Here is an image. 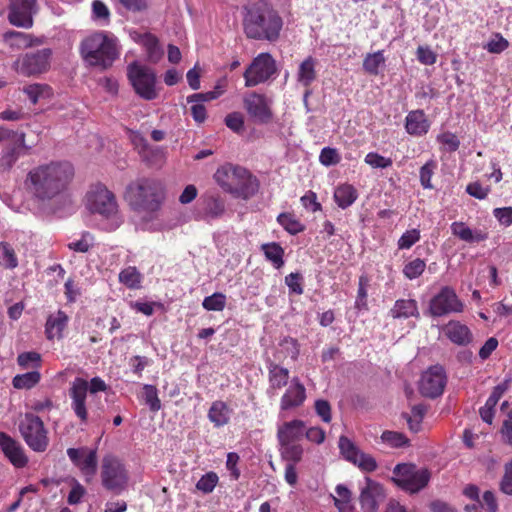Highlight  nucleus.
<instances>
[{"label":"nucleus","instance_id":"f257e3e1","mask_svg":"<svg viewBox=\"0 0 512 512\" xmlns=\"http://www.w3.org/2000/svg\"><path fill=\"white\" fill-rule=\"evenodd\" d=\"M74 169L68 162H50L32 168L26 175L24 187L36 200L48 201L68 187Z\"/></svg>","mask_w":512,"mask_h":512},{"label":"nucleus","instance_id":"f03ea898","mask_svg":"<svg viewBox=\"0 0 512 512\" xmlns=\"http://www.w3.org/2000/svg\"><path fill=\"white\" fill-rule=\"evenodd\" d=\"M282 26V18L265 3L249 7L243 19L246 36L254 40L275 42L279 39Z\"/></svg>","mask_w":512,"mask_h":512},{"label":"nucleus","instance_id":"7ed1b4c3","mask_svg":"<svg viewBox=\"0 0 512 512\" xmlns=\"http://www.w3.org/2000/svg\"><path fill=\"white\" fill-rule=\"evenodd\" d=\"M220 188L233 197L249 199L258 190L256 178L244 167L225 163L213 175Z\"/></svg>","mask_w":512,"mask_h":512},{"label":"nucleus","instance_id":"20e7f679","mask_svg":"<svg viewBox=\"0 0 512 512\" xmlns=\"http://www.w3.org/2000/svg\"><path fill=\"white\" fill-rule=\"evenodd\" d=\"M81 56L90 66L108 68L119 56L117 39L105 32L87 36L80 45Z\"/></svg>","mask_w":512,"mask_h":512},{"label":"nucleus","instance_id":"39448f33","mask_svg":"<svg viewBox=\"0 0 512 512\" xmlns=\"http://www.w3.org/2000/svg\"><path fill=\"white\" fill-rule=\"evenodd\" d=\"M125 197L134 210L152 213L160 209L165 189L158 180L140 178L127 186Z\"/></svg>","mask_w":512,"mask_h":512},{"label":"nucleus","instance_id":"423d86ee","mask_svg":"<svg viewBox=\"0 0 512 512\" xmlns=\"http://www.w3.org/2000/svg\"><path fill=\"white\" fill-rule=\"evenodd\" d=\"M100 480L105 490L119 495L128 489L130 475L121 459L107 454L103 456L100 463Z\"/></svg>","mask_w":512,"mask_h":512},{"label":"nucleus","instance_id":"0eeeda50","mask_svg":"<svg viewBox=\"0 0 512 512\" xmlns=\"http://www.w3.org/2000/svg\"><path fill=\"white\" fill-rule=\"evenodd\" d=\"M86 207L91 213L111 219L114 227L121 223L115 196L103 185H95L87 192Z\"/></svg>","mask_w":512,"mask_h":512},{"label":"nucleus","instance_id":"6e6552de","mask_svg":"<svg viewBox=\"0 0 512 512\" xmlns=\"http://www.w3.org/2000/svg\"><path fill=\"white\" fill-rule=\"evenodd\" d=\"M127 78L140 98L151 101L158 97L156 74L150 67L134 61L127 66Z\"/></svg>","mask_w":512,"mask_h":512},{"label":"nucleus","instance_id":"1a4fd4ad","mask_svg":"<svg viewBox=\"0 0 512 512\" xmlns=\"http://www.w3.org/2000/svg\"><path fill=\"white\" fill-rule=\"evenodd\" d=\"M52 50L43 48L18 55L12 69L19 75L34 77L46 73L51 66Z\"/></svg>","mask_w":512,"mask_h":512},{"label":"nucleus","instance_id":"9d476101","mask_svg":"<svg viewBox=\"0 0 512 512\" xmlns=\"http://www.w3.org/2000/svg\"><path fill=\"white\" fill-rule=\"evenodd\" d=\"M88 390L90 393H96L106 390L105 382L99 378L94 377L90 381H86L83 378H76L69 389V395L71 398V408L81 422H86L88 419V413L86 408V398Z\"/></svg>","mask_w":512,"mask_h":512},{"label":"nucleus","instance_id":"9b49d317","mask_svg":"<svg viewBox=\"0 0 512 512\" xmlns=\"http://www.w3.org/2000/svg\"><path fill=\"white\" fill-rule=\"evenodd\" d=\"M392 480L403 490L416 493L428 484L430 473L427 469H419L414 464H398L393 469Z\"/></svg>","mask_w":512,"mask_h":512},{"label":"nucleus","instance_id":"f8f14e48","mask_svg":"<svg viewBox=\"0 0 512 512\" xmlns=\"http://www.w3.org/2000/svg\"><path fill=\"white\" fill-rule=\"evenodd\" d=\"M19 430L27 445L36 452H44L49 443L43 421L32 413H26Z\"/></svg>","mask_w":512,"mask_h":512},{"label":"nucleus","instance_id":"ddd939ff","mask_svg":"<svg viewBox=\"0 0 512 512\" xmlns=\"http://www.w3.org/2000/svg\"><path fill=\"white\" fill-rule=\"evenodd\" d=\"M67 455L74 466L78 468L85 482L93 481L98 468L97 450L87 446L68 448Z\"/></svg>","mask_w":512,"mask_h":512},{"label":"nucleus","instance_id":"4468645a","mask_svg":"<svg viewBox=\"0 0 512 512\" xmlns=\"http://www.w3.org/2000/svg\"><path fill=\"white\" fill-rule=\"evenodd\" d=\"M276 73V63L269 53L259 54L244 72L245 86L253 87L267 81Z\"/></svg>","mask_w":512,"mask_h":512},{"label":"nucleus","instance_id":"2eb2a0df","mask_svg":"<svg viewBox=\"0 0 512 512\" xmlns=\"http://www.w3.org/2000/svg\"><path fill=\"white\" fill-rule=\"evenodd\" d=\"M464 304L456 295L454 289L446 286L435 295L429 305V311L433 316L440 317L450 313H460Z\"/></svg>","mask_w":512,"mask_h":512},{"label":"nucleus","instance_id":"dca6fc26","mask_svg":"<svg viewBox=\"0 0 512 512\" xmlns=\"http://www.w3.org/2000/svg\"><path fill=\"white\" fill-rule=\"evenodd\" d=\"M341 455L364 472L377 469V462L370 454L361 451L349 438L340 436L338 443Z\"/></svg>","mask_w":512,"mask_h":512},{"label":"nucleus","instance_id":"f3484780","mask_svg":"<svg viewBox=\"0 0 512 512\" xmlns=\"http://www.w3.org/2000/svg\"><path fill=\"white\" fill-rule=\"evenodd\" d=\"M446 386V374L441 366L435 365L423 372L419 381V391L427 398L442 395Z\"/></svg>","mask_w":512,"mask_h":512},{"label":"nucleus","instance_id":"a211bd4d","mask_svg":"<svg viewBox=\"0 0 512 512\" xmlns=\"http://www.w3.org/2000/svg\"><path fill=\"white\" fill-rule=\"evenodd\" d=\"M386 498L384 487L370 477H365V483L360 487L358 500L363 512H377L379 505Z\"/></svg>","mask_w":512,"mask_h":512},{"label":"nucleus","instance_id":"6ab92c4d","mask_svg":"<svg viewBox=\"0 0 512 512\" xmlns=\"http://www.w3.org/2000/svg\"><path fill=\"white\" fill-rule=\"evenodd\" d=\"M244 108L254 120L267 123L272 118L271 100L262 94L248 93L243 98Z\"/></svg>","mask_w":512,"mask_h":512},{"label":"nucleus","instance_id":"aec40b11","mask_svg":"<svg viewBox=\"0 0 512 512\" xmlns=\"http://www.w3.org/2000/svg\"><path fill=\"white\" fill-rule=\"evenodd\" d=\"M307 394L304 384L300 378H291L290 384L286 387L280 399V412L293 411L300 408L306 401Z\"/></svg>","mask_w":512,"mask_h":512},{"label":"nucleus","instance_id":"412c9836","mask_svg":"<svg viewBox=\"0 0 512 512\" xmlns=\"http://www.w3.org/2000/svg\"><path fill=\"white\" fill-rule=\"evenodd\" d=\"M9 22L17 27L30 28L33 25L32 14L35 0H9Z\"/></svg>","mask_w":512,"mask_h":512},{"label":"nucleus","instance_id":"4be33fe9","mask_svg":"<svg viewBox=\"0 0 512 512\" xmlns=\"http://www.w3.org/2000/svg\"><path fill=\"white\" fill-rule=\"evenodd\" d=\"M0 448L15 467L22 468L27 464L28 458L22 446L4 432H0Z\"/></svg>","mask_w":512,"mask_h":512},{"label":"nucleus","instance_id":"5701e85b","mask_svg":"<svg viewBox=\"0 0 512 512\" xmlns=\"http://www.w3.org/2000/svg\"><path fill=\"white\" fill-rule=\"evenodd\" d=\"M3 40L11 49L23 50L42 45L45 37L12 30L3 34Z\"/></svg>","mask_w":512,"mask_h":512},{"label":"nucleus","instance_id":"b1692460","mask_svg":"<svg viewBox=\"0 0 512 512\" xmlns=\"http://www.w3.org/2000/svg\"><path fill=\"white\" fill-rule=\"evenodd\" d=\"M268 383L267 394L276 396L278 391L290 384V372L273 361L267 363Z\"/></svg>","mask_w":512,"mask_h":512},{"label":"nucleus","instance_id":"393cba45","mask_svg":"<svg viewBox=\"0 0 512 512\" xmlns=\"http://www.w3.org/2000/svg\"><path fill=\"white\" fill-rule=\"evenodd\" d=\"M305 431V423L302 420L294 419L278 426V444L299 443Z\"/></svg>","mask_w":512,"mask_h":512},{"label":"nucleus","instance_id":"a878e982","mask_svg":"<svg viewBox=\"0 0 512 512\" xmlns=\"http://www.w3.org/2000/svg\"><path fill=\"white\" fill-rule=\"evenodd\" d=\"M453 236L460 240L473 244L480 243L488 239V232L483 229H471L464 222L455 221L450 225Z\"/></svg>","mask_w":512,"mask_h":512},{"label":"nucleus","instance_id":"bb28decb","mask_svg":"<svg viewBox=\"0 0 512 512\" xmlns=\"http://www.w3.org/2000/svg\"><path fill=\"white\" fill-rule=\"evenodd\" d=\"M430 128V123L423 110L410 111L405 118L406 132L412 136H423Z\"/></svg>","mask_w":512,"mask_h":512},{"label":"nucleus","instance_id":"cd10ccee","mask_svg":"<svg viewBox=\"0 0 512 512\" xmlns=\"http://www.w3.org/2000/svg\"><path fill=\"white\" fill-rule=\"evenodd\" d=\"M26 148L25 134L20 133L18 139L15 140V145L3 150L0 156V171H9L21 156V149Z\"/></svg>","mask_w":512,"mask_h":512},{"label":"nucleus","instance_id":"c85d7f7f","mask_svg":"<svg viewBox=\"0 0 512 512\" xmlns=\"http://www.w3.org/2000/svg\"><path fill=\"white\" fill-rule=\"evenodd\" d=\"M336 493L337 497H333V501L339 512H363L362 504H360L359 500H357V503L351 502V492L347 487L338 485Z\"/></svg>","mask_w":512,"mask_h":512},{"label":"nucleus","instance_id":"c756f323","mask_svg":"<svg viewBox=\"0 0 512 512\" xmlns=\"http://www.w3.org/2000/svg\"><path fill=\"white\" fill-rule=\"evenodd\" d=\"M445 335L457 345H466L472 339L470 329L459 321H450L444 327Z\"/></svg>","mask_w":512,"mask_h":512},{"label":"nucleus","instance_id":"7c9ffc66","mask_svg":"<svg viewBox=\"0 0 512 512\" xmlns=\"http://www.w3.org/2000/svg\"><path fill=\"white\" fill-rule=\"evenodd\" d=\"M68 323V316L65 312L58 310L50 315L46 321L45 333L49 340L60 339Z\"/></svg>","mask_w":512,"mask_h":512},{"label":"nucleus","instance_id":"2f4dec72","mask_svg":"<svg viewBox=\"0 0 512 512\" xmlns=\"http://www.w3.org/2000/svg\"><path fill=\"white\" fill-rule=\"evenodd\" d=\"M390 315L395 319L419 317V310L416 300L399 299L390 310Z\"/></svg>","mask_w":512,"mask_h":512},{"label":"nucleus","instance_id":"473e14b6","mask_svg":"<svg viewBox=\"0 0 512 512\" xmlns=\"http://www.w3.org/2000/svg\"><path fill=\"white\" fill-rule=\"evenodd\" d=\"M137 42L143 46L146 51L148 61L157 63L163 56V50L159 46L158 39L149 33L140 35Z\"/></svg>","mask_w":512,"mask_h":512},{"label":"nucleus","instance_id":"72a5a7b5","mask_svg":"<svg viewBox=\"0 0 512 512\" xmlns=\"http://www.w3.org/2000/svg\"><path fill=\"white\" fill-rule=\"evenodd\" d=\"M231 416V409L223 401H214L208 411V419L215 427L226 425Z\"/></svg>","mask_w":512,"mask_h":512},{"label":"nucleus","instance_id":"f704fd0d","mask_svg":"<svg viewBox=\"0 0 512 512\" xmlns=\"http://www.w3.org/2000/svg\"><path fill=\"white\" fill-rule=\"evenodd\" d=\"M357 190L350 184L339 185L333 194L336 204L341 209H346L351 206L357 199Z\"/></svg>","mask_w":512,"mask_h":512},{"label":"nucleus","instance_id":"c9c22d12","mask_svg":"<svg viewBox=\"0 0 512 512\" xmlns=\"http://www.w3.org/2000/svg\"><path fill=\"white\" fill-rule=\"evenodd\" d=\"M316 64V59L311 56L307 57L300 63L297 71L298 83L307 87L316 79Z\"/></svg>","mask_w":512,"mask_h":512},{"label":"nucleus","instance_id":"e433bc0d","mask_svg":"<svg viewBox=\"0 0 512 512\" xmlns=\"http://www.w3.org/2000/svg\"><path fill=\"white\" fill-rule=\"evenodd\" d=\"M203 219L212 220L221 217L225 212V203L220 197L209 196L204 201Z\"/></svg>","mask_w":512,"mask_h":512},{"label":"nucleus","instance_id":"4c0bfd02","mask_svg":"<svg viewBox=\"0 0 512 512\" xmlns=\"http://www.w3.org/2000/svg\"><path fill=\"white\" fill-rule=\"evenodd\" d=\"M279 453L282 460L297 464L302 460L304 449L299 443L279 444Z\"/></svg>","mask_w":512,"mask_h":512},{"label":"nucleus","instance_id":"58836bf2","mask_svg":"<svg viewBox=\"0 0 512 512\" xmlns=\"http://www.w3.org/2000/svg\"><path fill=\"white\" fill-rule=\"evenodd\" d=\"M23 92L33 104H36L40 99L52 96L51 87L44 83L29 84L23 88Z\"/></svg>","mask_w":512,"mask_h":512},{"label":"nucleus","instance_id":"ea45409f","mask_svg":"<svg viewBox=\"0 0 512 512\" xmlns=\"http://www.w3.org/2000/svg\"><path fill=\"white\" fill-rule=\"evenodd\" d=\"M267 260H269L275 268L279 269L284 265L283 248L275 242L263 244L261 247Z\"/></svg>","mask_w":512,"mask_h":512},{"label":"nucleus","instance_id":"a19ab883","mask_svg":"<svg viewBox=\"0 0 512 512\" xmlns=\"http://www.w3.org/2000/svg\"><path fill=\"white\" fill-rule=\"evenodd\" d=\"M385 64V57L383 51H377L375 53H369L363 60V69L371 74L377 75L380 67Z\"/></svg>","mask_w":512,"mask_h":512},{"label":"nucleus","instance_id":"79ce46f5","mask_svg":"<svg viewBox=\"0 0 512 512\" xmlns=\"http://www.w3.org/2000/svg\"><path fill=\"white\" fill-rule=\"evenodd\" d=\"M40 373L38 371H31L24 374L16 375L13 378V386L16 389H30L40 381Z\"/></svg>","mask_w":512,"mask_h":512},{"label":"nucleus","instance_id":"37998d69","mask_svg":"<svg viewBox=\"0 0 512 512\" xmlns=\"http://www.w3.org/2000/svg\"><path fill=\"white\" fill-rule=\"evenodd\" d=\"M225 81H220L215 86V89L213 91L205 92V93H195L187 97V102H207L214 99H217L219 96H221L225 91Z\"/></svg>","mask_w":512,"mask_h":512},{"label":"nucleus","instance_id":"c03bdc74","mask_svg":"<svg viewBox=\"0 0 512 512\" xmlns=\"http://www.w3.org/2000/svg\"><path fill=\"white\" fill-rule=\"evenodd\" d=\"M141 274L135 267H127L119 273V281L131 289H136L141 283Z\"/></svg>","mask_w":512,"mask_h":512},{"label":"nucleus","instance_id":"a18cd8bd","mask_svg":"<svg viewBox=\"0 0 512 512\" xmlns=\"http://www.w3.org/2000/svg\"><path fill=\"white\" fill-rule=\"evenodd\" d=\"M277 221L290 234H297L304 230V225L292 214L282 213L277 217Z\"/></svg>","mask_w":512,"mask_h":512},{"label":"nucleus","instance_id":"49530a36","mask_svg":"<svg viewBox=\"0 0 512 512\" xmlns=\"http://www.w3.org/2000/svg\"><path fill=\"white\" fill-rule=\"evenodd\" d=\"M202 306L207 311H222L226 306V296L216 292L204 298Z\"/></svg>","mask_w":512,"mask_h":512},{"label":"nucleus","instance_id":"de8ad7c7","mask_svg":"<svg viewBox=\"0 0 512 512\" xmlns=\"http://www.w3.org/2000/svg\"><path fill=\"white\" fill-rule=\"evenodd\" d=\"M0 264L8 269H13L18 265L14 249L7 243L0 244Z\"/></svg>","mask_w":512,"mask_h":512},{"label":"nucleus","instance_id":"09e8293b","mask_svg":"<svg viewBox=\"0 0 512 512\" xmlns=\"http://www.w3.org/2000/svg\"><path fill=\"white\" fill-rule=\"evenodd\" d=\"M218 482H219L218 475L215 472L210 471V472L204 474L198 480V482L196 483V488H197V490H199L200 492H202L204 494H209L215 489Z\"/></svg>","mask_w":512,"mask_h":512},{"label":"nucleus","instance_id":"8fccbe9b","mask_svg":"<svg viewBox=\"0 0 512 512\" xmlns=\"http://www.w3.org/2000/svg\"><path fill=\"white\" fill-rule=\"evenodd\" d=\"M369 286V278L366 275H361L358 282V292L355 301V307L359 310L367 309V287Z\"/></svg>","mask_w":512,"mask_h":512},{"label":"nucleus","instance_id":"3c124183","mask_svg":"<svg viewBox=\"0 0 512 512\" xmlns=\"http://www.w3.org/2000/svg\"><path fill=\"white\" fill-rule=\"evenodd\" d=\"M426 413V407L423 405H415L411 409V415L406 416V420L410 430L417 432L420 428L422 419Z\"/></svg>","mask_w":512,"mask_h":512},{"label":"nucleus","instance_id":"603ef678","mask_svg":"<svg viewBox=\"0 0 512 512\" xmlns=\"http://www.w3.org/2000/svg\"><path fill=\"white\" fill-rule=\"evenodd\" d=\"M143 398L145 403L149 406L150 410L156 412L161 408V402L158 397V392L155 386L153 385H144L143 387Z\"/></svg>","mask_w":512,"mask_h":512},{"label":"nucleus","instance_id":"864d4df0","mask_svg":"<svg viewBox=\"0 0 512 512\" xmlns=\"http://www.w3.org/2000/svg\"><path fill=\"white\" fill-rule=\"evenodd\" d=\"M425 267L426 263L422 259L416 258L404 266L403 273L408 279L413 280L424 272Z\"/></svg>","mask_w":512,"mask_h":512},{"label":"nucleus","instance_id":"5fc2aeb1","mask_svg":"<svg viewBox=\"0 0 512 512\" xmlns=\"http://www.w3.org/2000/svg\"><path fill=\"white\" fill-rule=\"evenodd\" d=\"M94 245V237L89 232H84L79 240L72 241L68 248L75 252L85 253Z\"/></svg>","mask_w":512,"mask_h":512},{"label":"nucleus","instance_id":"6e6d98bb","mask_svg":"<svg viewBox=\"0 0 512 512\" xmlns=\"http://www.w3.org/2000/svg\"><path fill=\"white\" fill-rule=\"evenodd\" d=\"M509 46V42L499 33H496L492 38L484 45L490 53L499 54L506 50Z\"/></svg>","mask_w":512,"mask_h":512},{"label":"nucleus","instance_id":"4d7b16f0","mask_svg":"<svg viewBox=\"0 0 512 512\" xmlns=\"http://www.w3.org/2000/svg\"><path fill=\"white\" fill-rule=\"evenodd\" d=\"M381 439L391 447L399 448L408 444L406 436L400 432L385 431L382 433Z\"/></svg>","mask_w":512,"mask_h":512},{"label":"nucleus","instance_id":"13d9d810","mask_svg":"<svg viewBox=\"0 0 512 512\" xmlns=\"http://www.w3.org/2000/svg\"><path fill=\"white\" fill-rule=\"evenodd\" d=\"M17 362L23 369L39 367L41 356L37 352H24L18 355Z\"/></svg>","mask_w":512,"mask_h":512},{"label":"nucleus","instance_id":"bf43d9fd","mask_svg":"<svg viewBox=\"0 0 512 512\" xmlns=\"http://www.w3.org/2000/svg\"><path fill=\"white\" fill-rule=\"evenodd\" d=\"M419 240H420V231L418 229L407 230L399 238L398 243H397L398 248L399 249H409Z\"/></svg>","mask_w":512,"mask_h":512},{"label":"nucleus","instance_id":"052dcab7","mask_svg":"<svg viewBox=\"0 0 512 512\" xmlns=\"http://www.w3.org/2000/svg\"><path fill=\"white\" fill-rule=\"evenodd\" d=\"M365 163L373 168H388L392 165V160L375 152H370L365 156Z\"/></svg>","mask_w":512,"mask_h":512},{"label":"nucleus","instance_id":"680f3d73","mask_svg":"<svg viewBox=\"0 0 512 512\" xmlns=\"http://www.w3.org/2000/svg\"><path fill=\"white\" fill-rule=\"evenodd\" d=\"M436 164L434 161H428L420 169V182L425 189L433 188L431 184V178L434 174Z\"/></svg>","mask_w":512,"mask_h":512},{"label":"nucleus","instance_id":"e2e57ef3","mask_svg":"<svg viewBox=\"0 0 512 512\" xmlns=\"http://www.w3.org/2000/svg\"><path fill=\"white\" fill-rule=\"evenodd\" d=\"M303 277L300 273H290L285 277V283L291 293L301 295L303 293Z\"/></svg>","mask_w":512,"mask_h":512},{"label":"nucleus","instance_id":"0e129e2a","mask_svg":"<svg viewBox=\"0 0 512 512\" xmlns=\"http://www.w3.org/2000/svg\"><path fill=\"white\" fill-rule=\"evenodd\" d=\"M319 161L325 166H331L340 162V156L336 149L325 147L321 150Z\"/></svg>","mask_w":512,"mask_h":512},{"label":"nucleus","instance_id":"69168bd1","mask_svg":"<svg viewBox=\"0 0 512 512\" xmlns=\"http://www.w3.org/2000/svg\"><path fill=\"white\" fill-rule=\"evenodd\" d=\"M439 143H441L444 148L450 152L456 151L459 148L460 142L457 136L451 132H445L440 134L437 137Z\"/></svg>","mask_w":512,"mask_h":512},{"label":"nucleus","instance_id":"338daca9","mask_svg":"<svg viewBox=\"0 0 512 512\" xmlns=\"http://www.w3.org/2000/svg\"><path fill=\"white\" fill-rule=\"evenodd\" d=\"M225 124L234 132H241L244 128V117L239 112H233L226 116Z\"/></svg>","mask_w":512,"mask_h":512},{"label":"nucleus","instance_id":"774afa93","mask_svg":"<svg viewBox=\"0 0 512 512\" xmlns=\"http://www.w3.org/2000/svg\"><path fill=\"white\" fill-rule=\"evenodd\" d=\"M500 488L505 494L512 495V460L505 465V473Z\"/></svg>","mask_w":512,"mask_h":512}]
</instances>
